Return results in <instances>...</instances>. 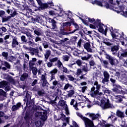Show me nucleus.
<instances>
[{
	"instance_id": "1",
	"label": "nucleus",
	"mask_w": 127,
	"mask_h": 127,
	"mask_svg": "<svg viewBox=\"0 0 127 127\" xmlns=\"http://www.w3.org/2000/svg\"><path fill=\"white\" fill-rule=\"evenodd\" d=\"M100 107L103 109H113L114 105L110 103L109 98H103L101 101Z\"/></svg>"
},
{
	"instance_id": "2",
	"label": "nucleus",
	"mask_w": 127,
	"mask_h": 127,
	"mask_svg": "<svg viewBox=\"0 0 127 127\" xmlns=\"http://www.w3.org/2000/svg\"><path fill=\"white\" fill-rule=\"evenodd\" d=\"M68 89H70V90L67 91L68 94L66 96L67 97L70 98L75 94V90H74V87H73V85L69 83H66L64 87V91H67Z\"/></svg>"
},
{
	"instance_id": "3",
	"label": "nucleus",
	"mask_w": 127,
	"mask_h": 127,
	"mask_svg": "<svg viewBox=\"0 0 127 127\" xmlns=\"http://www.w3.org/2000/svg\"><path fill=\"white\" fill-rule=\"evenodd\" d=\"M96 26L97 27V29L99 32L101 33H104V34H107V31H108V27L105 26L103 23H100L98 21L95 22Z\"/></svg>"
},
{
	"instance_id": "4",
	"label": "nucleus",
	"mask_w": 127,
	"mask_h": 127,
	"mask_svg": "<svg viewBox=\"0 0 127 127\" xmlns=\"http://www.w3.org/2000/svg\"><path fill=\"white\" fill-rule=\"evenodd\" d=\"M92 84L94 85V86L91 88L90 94H92L93 92L94 93V91H96V93H98L100 89H101V84H99L97 80L92 81Z\"/></svg>"
},
{
	"instance_id": "5",
	"label": "nucleus",
	"mask_w": 127,
	"mask_h": 127,
	"mask_svg": "<svg viewBox=\"0 0 127 127\" xmlns=\"http://www.w3.org/2000/svg\"><path fill=\"white\" fill-rule=\"evenodd\" d=\"M106 58L109 60V63L112 66H115V65L118 64V60L111 56L106 54Z\"/></svg>"
},
{
	"instance_id": "6",
	"label": "nucleus",
	"mask_w": 127,
	"mask_h": 127,
	"mask_svg": "<svg viewBox=\"0 0 127 127\" xmlns=\"http://www.w3.org/2000/svg\"><path fill=\"white\" fill-rule=\"evenodd\" d=\"M111 32V35L113 38H116V39H119V40H124L125 39V34H124V32H121V33H116L115 34L114 32Z\"/></svg>"
},
{
	"instance_id": "7",
	"label": "nucleus",
	"mask_w": 127,
	"mask_h": 127,
	"mask_svg": "<svg viewBox=\"0 0 127 127\" xmlns=\"http://www.w3.org/2000/svg\"><path fill=\"white\" fill-rule=\"evenodd\" d=\"M86 115L89 116V118L91 119V121H96L99 120L101 118V115L99 113L95 114L93 113H87Z\"/></svg>"
},
{
	"instance_id": "8",
	"label": "nucleus",
	"mask_w": 127,
	"mask_h": 127,
	"mask_svg": "<svg viewBox=\"0 0 127 127\" xmlns=\"http://www.w3.org/2000/svg\"><path fill=\"white\" fill-rule=\"evenodd\" d=\"M59 106H61V107H63L64 109L65 114L67 116L69 115V109L68 108V106H67V104H66L65 101L64 100H60L59 102Z\"/></svg>"
},
{
	"instance_id": "9",
	"label": "nucleus",
	"mask_w": 127,
	"mask_h": 127,
	"mask_svg": "<svg viewBox=\"0 0 127 127\" xmlns=\"http://www.w3.org/2000/svg\"><path fill=\"white\" fill-rule=\"evenodd\" d=\"M41 79L42 81V87H48L49 83L48 82V81H47V77H46V73H45L44 74H42L41 76Z\"/></svg>"
},
{
	"instance_id": "10",
	"label": "nucleus",
	"mask_w": 127,
	"mask_h": 127,
	"mask_svg": "<svg viewBox=\"0 0 127 127\" xmlns=\"http://www.w3.org/2000/svg\"><path fill=\"white\" fill-rule=\"evenodd\" d=\"M104 78H102V83L103 84H106V83L109 82V79H110V74L107 71H103Z\"/></svg>"
},
{
	"instance_id": "11",
	"label": "nucleus",
	"mask_w": 127,
	"mask_h": 127,
	"mask_svg": "<svg viewBox=\"0 0 127 127\" xmlns=\"http://www.w3.org/2000/svg\"><path fill=\"white\" fill-rule=\"evenodd\" d=\"M112 90L117 94H122L123 92V88L120 85H114Z\"/></svg>"
},
{
	"instance_id": "12",
	"label": "nucleus",
	"mask_w": 127,
	"mask_h": 127,
	"mask_svg": "<svg viewBox=\"0 0 127 127\" xmlns=\"http://www.w3.org/2000/svg\"><path fill=\"white\" fill-rule=\"evenodd\" d=\"M58 60V57H55L54 58L50 59L49 62L47 63V67L48 68H51L53 66V63L57 62Z\"/></svg>"
},
{
	"instance_id": "13",
	"label": "nucleus",
	"mask_w": 127,
	"mask_h": 127,
	"mask_svg": "<svg viewBox=\"0 0 127 127\" xmlns=\"http://www.w3.org/2000/svg\"><path fill=\"white\" fill-rule=\"evenodd\" d=\"M102 92L104 93V95H106V96H113L114 95L112 90L106 88L104 86H102Z\"/></svg>"
},
{
	"instance_id": "14",
	"label": "nucleus",
	"mask_w": 127,
	"mask_h": 127,
	"mask_svg": "<svg viewBox=\"0 0 127 127\" xmlns=\"http://www.w3.org/2000/svg\"><path fill=\"white\" fill-rule=\"evenodd\" d=\"M84 49L89 52V53H93V49L92 48V46H91V44L90 43H86L83 45Z\"/></svg>"
},
{
	"instance_id": "15",
	"label": "nucleus",
	"mask_w": 127,
	"mask_h": 127,
	"mask_svg": "<svg viewBox=\"0 0 127 127\" xmlns=\"http://www.w3.org/2000/svg\"><path fill=\"white\" fill-rule=\"evenodd\" d=\"M12 48H15L16 46L19 45L18 41H17V38L16 37L12 36Z\"/></svg>"
},
{
	"instance_id": "16",
	"label": "nucleus",
	"mask_w": 127,
	"mask_h": 127,
	"mask_svg": "<svg viewBox=\"0 0 127 127\" xmlns=\"http://www.w3.org/2000/svg\"><path fill=\"white\" fill-rule=\"evenodd\" d=\"M103 6H104L106 8H109L110 9H112L114 11H118V7H117L116 5H114V6L110 5L109 4V3L106 1H105V4H104Z\"/></svg>"
},
{
	"instance_id": "17",
	"label": "nucleus",
	"mask_w": 127,
	"mask_h": 127,
	"mask_svg": "<svg viewBox=\"0 0 127 127\" xmlns=\"http://www.w3.org/2000/svg\"><path fill=\"white\" fill-rule=\"evenodd\" d=\"M33 20L35 22H38V23H40L42 25H45V22L42 17H36V18L33 19Z\"/></svg>"
},
{
	"instance_id": "18",
	"label": "nucleus",
	"mask_w": 127,
	"mask_h": 127,
	"mask_svg": "<svg viewBox=\"0 0 127 127\" xmlns=\"http://www.w3.org/2000/svg\"><path fill=\"white\" fill-rule=\"evenodd\" d=\"M85 127H97V126L94 125V121L89 119L88 121L84 122Z\"/></svg>"
},
{
	"instance_id": "19",
	"label": "nucleus",
	"mask_w": 127,
	"mask_h": 127,
	"mask_svg": "<svg viewBox=\"0 0 127 127\" xmlns=\"http://www.w3.org/2000/svg\"><path fill=\"white\" fill-rule=\"evenodd\" d=\"M70 105L73 106L76 111H79V108H78V102H77V101L75 100V99H71Z\"/></svg>"
},
{
	"instance_id": "20",
	"label": "nucleus",
	"mask_w": 127,
	"mask_h": 127,
	"mask_svg": "<svg viewBox=\"0 0 127 127\" xmlns=\"http://www.w3.org/2000/svg\"><path fill=\"white\" fill-rule=\"evenodd\" d=\"M116 3H117L118 5L119 6L120 9V11L118 10V11H117V12H121V11H123V10H124L125 8V5L123 4V2H120L118 0H116Z\"/></svg>"
},
{
	"instance_id": "21",
	"label": "nucleus",
	"mask_w": 127,
	"mask_h": 127,
	"mask_svg": "<svg viewBox=\"0 0 127 127\" xmlns=\"http://www.w3.org/2000/svg\"><path fill=\"white\" fill-rule=\"evenodd\" d=\"M29 50L30 51L31 55H38V53H39L38 49L30 48Z\"/></svg>"
},
{
	"instance_id": "22",
	"label": "nucleus",
	"mask_w": 127,
	"mask_h": 127,
	"mask_svg": "<svg viewBox=\"0 0 127 127\" xmlns=\"http://www.w3.org/2000/svg\"><path fill=\"white\" fill-rule=\"evenodd\" d=\"M7 12L8 13V14H10V16H11V18L14 17V16H15L16 15V10L14 9H12V10L8 9L7 10Z\"/></svg>"
},
{
	"instance_id": "23",
	"label": "nucleus",
	"mask_w": 127,
	"mask_h": 127,
	"mask_svg": "<svg viewBox=\"0 0 127 127\" xmlns=\"http://www.w3.org/2000/svg\"><path fill=\"white\" fill-rule=\"evenodd\" d=\"M118 51H119L118 46H114L111 47V52H112L113 55H117Z\"/></svg>"
},
{
	"instance_id": "24",
	"label": "nucleus",
	"mask_w": 127,
	"mask_h": 127,
	"mask_svg": "<svg viewBox=\"0 0 127 127\" xmlns=\"http://www.w3.org/2000/svg\"><path fill=\"white\" fill-rule=\"evenodd\" d=\"M34 30V33L36 35H37V36H40L41 34H42V31L41 30V29L39 28H33Z\"/></svg>"
},
{
	"instance_id": "25",
	"label": "nucleus",
	"mask_w": 127,
	"mask_h": 127,
	"mask_svg": "<svg viewBox=\"0 0 127 127\" xmlns=\"http://www.w3.org/2000/svg\"><path fill=\"white\" fill-rule=\"evenodd\" d=\"M91 3H92L93 4H97L99 6H104V5L105 4V1H101L97 0H93Z\"/></svg>"
},
{
	"instance_id": "26",
	"label": "nucleus",
	"mask_w": 127,
	"mask_h": 127,
	"mask_svg": "<svg viewBox=\"0 0 127 127\" xmlns=\"http://www.w3.org/2000/svg\"><path fill=\"white\" fill-rule=\"evenodd\" d=\"M71 32H65L64 30V29H60V31L59 32V37H61V35H70L71 34Z\"/></svg>"
},
{
	"instance_id": "27",
	"label": "nucleus",
	"mask_w": 127,
	"mask_h": 127,
	"mask_svg": "<svg viewBox=\"0 0 127 127\" xmlns=\"http://www.w3.org/2000/svg\"><path fill=\"white\" fill-rule=\"evenodd\" d=\"M76 115L78 117L80 118L81 120H82V121L84 122V123L86 122L87 121H88L89 120H90V119L83 116V115L80 113L77 112Z\"/></svg>"
},
{
	"instance_id": "28",
	"label": "nucleus",
	"mask_w": 127,
	"mask_h": 127,
	"mask_svg": "<svg viewBox=\"0 0 127 127\" xmlns=\"http://www.w3.org/2000/svg\"><path fill=\"white\" fill-rule=\"evenodd\" d=\"M21 107V103H18L16 105H14L11 108V110L12 112H14L15 111H17L18 109L20 108V107Z\"/></svg>"
},
{
	"instance_id": "29",
	"label": "nucleus",
	"mask_w": 127,
	"mask_h": 127,
	"mask_svg": "<svg viewBox=\"0 0 127 127\" xmlns=\"http://www.w3.org/2000/svg\"><path fill=\"white\" fill-rule=\"evenodd\" d=\"M83 72H85V73H88L89 71H91V68H89V65L88 64H86L85 65L82 66V68L81 69Z\"/></svg>"
},
{
	"instance_id": "30",
	"label": "nucleus",
	"mask_w": 127,
	"mask_h": 127,
	"mask_svg": "<svg viewBox=\"0 0 127 127\" xmlns=\"http://www.w3.org/2000/svg\"><path fill=\"white\" fill-rule=\"evenodd\" d=\"M7 87H8V82L7 81H3L0 82V88H5V89H6Z\"/></svg>"
},
{
	"instance_id": "31",
	"label": "nucleus",
	"mask_w": 127,
	"mask_h": 127,
	"mask_svg": "<svg viewBox=\"0 0 127 127\" xmlns=\"http://www.w3.org/2000/svg\"><path fill=\"white\" fill-rule=\"evenodd\" d=\"M116 115L117 117L121 118V119H124V118H125V113L120 110L117 111Z\"/></svg>"
},
{
	"instance_id": "32",
	"label": "nucleus",
	"mask_w": 127,
	"mask_h": 127,
	"mask_svg": "<svg viewBox=\"0 0 127 127\" xmlns=\"http://www.w3.org/2000/svg\"><path fill=\"white\" fill-rule=\"evenodd\" d=\"M51 55V51L50 50H47L46 51V53L44 55L45 58V61H47L48 59L49 58V56Z\"/></svg>"
},
{
	"instance_id": "33",
	"label": "nucleus",
	"mask_w": 127,
	"mask_h": 127,
	"mask_svg": "<svg viewBox=\"0 0 127 127\" xmlns=\"http://www.w3.org/2000/svg\"><path fill=\"white\" fill-rule=\"evenodd\" d=\"M31 70L32 74H33V78H37V76H36V75H37V68L33 66L31 68Z\"/></svg>"
},
{
	"instance_id": "34",
	"label": "nucleus",
	"mask_w": 127,
	"mask_h": 127,
	"mask_svg": "<svg viewBox=\"0 0 127 127\" xmlns=\"http://www.w3.org/2000/svg\"><path fill=\"white\" fill-rule=\"evenodd\" d=\"M10 18H11V16H4L2 17V23H3L4 22H7V21H9L10 20Z\"/></svg>"
},
{
	"instance_id": "35",
	"label": "nucleus",
	"mask_w": 127,
	"mask_h": 127,
	"mask_svg": "<svg viewBox=\"0 0 127 127\" xmlns=\"http://www.w3.org/2000/svg\"><path fill=\"white\" fill-rule=\"evenodd\" d=\"M49 5H53V2L52 1H50L49 2H47L46 3H44L42 4V7L43 8H47Z\"/></svg>"
},
{
	"instance_id": "36",
	"label": "nucleus",
	"mask_w": 127,
	"mask_h": 127,
	"mask_svg": "<svg viewBox=\"0 0 127 127\" xmlns=\"http://www.w3.org/2000/svg\"><path fill=\"white\" fill-rule=\"evenodd\" d=\"M55 65L56 66H57V67L59 68V69H61L64 66L63 64L62 63V62H61L60 60L58 59V60L57 61V63L55 64Z\"/></svg>"
},
{
	"instance_id": "37",
	"label": "nucleus",
	"mask_w": 127,
	"mask_h": 127,
	"mask_svg": "<svg viewBox=\"0 0 127 127\" xmlns=\"http://www.w3.org/2000/svg\"><path fill=\"white\" fill-rule=\"evenodd\" d=\"M45 34H46V36H49V37H52L54 35L53 32L51 31L50 29H48L47 31L45 32Z\"/></svg>"
},
{
	"instance_id": "38",
	"label": "nucleus",
	"mask_w": 127,
	"mask_h": 127,
	"mask_svg": "<svg viewBox=\"0 0 127 127\" xmlns=\"http://www.w3.org/2000/svg\"><path fill=\"white\" fill-rule=\"evenodd\" d=\"M73 25H74L75 29H74L73 31L70 32V33L71 34H73V33L76 32V31H77V30H79V25H78V24L73 22Z\"/></svg>"
},
{
	"instance_id": "39",
	"label": "nucleus",
	"mask_w": 127,
	"mask_h": 127,
	"mask_svg": "<svg viewBox=\"0 0 127 127\" xmlns=\"http://www.w3.org/2000/svg\"><path fill=\"white\" fill-rule=\"evenodd\" d=\"M31 100V95L29 94L28 93V91H27L26 93V99H24V101L25 102V101H27V104L28 103V101H30Z\"/></svg>"
},
{
	"instance_id": "40",
	"label": "nucleus",
	"mask_w": 127,
	"mask_h": 127,
	"mask_svg": "<svg viewBox=\"0 0 127 127\" xmlns=\"http://www.w3.org/2000/svg\"><path fill=\"white\" fill-rule=\"evenodd\" d=\"M58 85V81L56 80H54L53 82V86H50V89L52 90H56V86Z\"/></svg>"
},
{
	"instance_id": "41",
	"label": "nucleus",
	"mask_w": 127,
	"mask_h": 127,
	"mask_svg": "<svg viewBox=\"0 0 127 127\" xmlns=\"http://www.w3.org/2000/svg\"><path fill=\"white\" fill-rule=\"evenodd\" d=\"M16 60V58L15 57L12 56H9L8 58H7V61L9 62H13V61H15Z\"/></svg>"
},
{
	"instance_id": "42",
	"label": "nucleus",
	"mask_w": 127,
	"mask_h": 127,
	"mask_svg": "<svg viewBox=\"0 0 127 127\" xmlns=\"http://www.w3.org/2000/svg\"><path fill=\"white\" fill-rule=\"evenodd\" d=\"M28 77V73H24L20 77L21 81H25Z\"/></svg>"
},
{
	"instance_id": "43",
	"label": "nucleus",
	"mask_w": 127,
	"mask_h": 127,
	"mask_svg": "<svg viewBox=\"0 0 127 127\" xmlns=\"http://www.w3.org/2000/svg\"><path fill=\"white\" fill-rule=\"evenodd\" d=\"M99 91L100 90H98V92H96V91H94L93 93V92L92 93H90L91 97H95L96 95H99V96H102L103 95H104V93H103V92H100Z\"/></svg>"
},
{
	"instance_id": "44",
	"label": "nucleus",
	"mask_w": 127,
	"mask_h": 127,
	"mask_svg": "<svg viewBox=\"0 0 127 127\" xmlns=\"http://www.w3.org/2000/svg\"><path fill=\"white\" fill-rule=\"evenodd\" d=\"M6 28L5 27H2L0 28V35L2 36L4 32H6Z\"/></svg>"
},
{
	"instance_id": "45",
	"label": "nucleus",
	"mask_w": 127,
	"mask_h": 127,
	"mask_svg": "<svg viewBox=\"0 0 127 127\" xmlns=\"http://www.w3.org/2000/svg\"><path fill=\"white\" fill-rule=\"evenodd\" d=\"M108 119H110L112 122V123H115L116 121H117L118 118L115 116V114L114 115H111Z\"/></svg>"
},
{
	"instance_id": "46",
	"label": "nucleus",
	"mask_w": 127,
	"mask_h": 127,
	"mask_svg": "<svg viewBox=\"0 0 127 127\" xmlns=\"http://www.w3.org/2000/svg\"><path fill=\"white\" fill-rule=\"evenodd\" d=\"M82 69L81 68H77L75 72V75H76V76H80V75H82Z\"/></svg>"
},
{
	"instance_id": "47",
	"label": "nucleus",
	"mask_w": 127,
	"mask_h": 127,
	"mask_svg": "<svg viewBox=\"0 0 127 127\" xmlns=\"http://www.w3.org/2000/svg\"><path fill=\"white\" fill-rule=\"evenodd\" d=\"M4 115H5V114H4V112L2 111H0V124H3V123H4V121H2L1 120V118H0L4 117Z\"/></svg>"
},
{
	"instance_id": "48",
	"label": "nucleus",
	"mask_w": 127,
	"mask_h": 127,
	"mask_svg": "<svg viewBox=\"0 0 127 127\" xmlns=\"http://www.w3.org/2000/svg\"><path fill=\"white\" fill-rule=\"evenodd\" d=\"M58 72V69H57V68H55L50 72V74L51 75H54V76H55V74H57Z\"/></svg>"
},
{
	"instance_id": "49",
	"label": "nucleus",
	"mask_w": 127,
	"mask_h": 127,
	"mask_svg": "<svg viewBox=\"0 0 127 127\" xmlns=\"http://www.w3.org/2000/svg\"><path fill=\"white\" fill-rule=\"evenodd\" d=\"M84 43V40H83L82 39H80L79 41L77 42V47L78 48H80L82 46V44Z\"/></svg>"
},
{
	"instance_id": "50",
	"label": "nucleus",
	"mask_w": 127,
	"mask_h": 127,
	"mask_svg": "<svg viewBox=\"0 0 127 127\" xmlns=\"http://www.w3.org/2000/svg\"><path fill=\"white\" fill-rule=\"evenodd\" d=\"M123 98H124V97L121 95L116 96V99L118 100L119 103H121V102H123Z\"/></svg>"
},
{
	"instance_id": "51",
	"label": "nucleus",
	"mask_w": 127,
	"mask_h": 127,
	"mask_svg": "<svg viewBox=\"0 0 127 127\" xmlns=\"http://www.w3.org/2000/svg\"><path fill=\"white\" fill-rule=\"evenodd\" d=\"M62 71L64 72L65 73V74H69V70H68L66 67H65L64 66H63L62 68Z\"/></svg>"
},
{
	"instance_id": "52",
	"label": "nucleus",
	"mask_w": 127,
	"mask_h": 127,
	"mask_svg": "<svg viewBox=\"0 0 127 127\" xmlns=\"http://www.w3.org/2000/svg\"><path fill=\"white\" fill-rule=\"evenodd\" d=\"M69 59H70V57L68 55H64L63 56V60L64 61L68 62V61H69Z\"/></svg>"
},
{
	"instance_id": "53",
	"label": "nucleus",
	"mask_w": 127,
	"mask_h": 127,
	"mask_svg": "<svg viewBox=\"0 0 127 127\" xmlns=\"http://www.w3.org/2000/svg\"><path fill=\"white\" fill-rule=\"evenodd\" d=\"M61 120H62L63 122H68V118H66V116L63 114H61Z\"/></svg>"
},
{
	"instance_id": "54",
	"label": "nucleus",
	"mask_w": 127,
	"mask_h": 127,
	"mask_svg": "<svg viewBox=\"0 0 127 127\" xmlns=\"http://www.w3.org/2000/svg\"><path fill=\"white\" fill-rule=\"evenodd\" d=\"M37 94H38V96H39L40 97L41 96H43V95H45V92L44 91V90H39L37 92Z\"/></svg>"
},
{
	"instance_id": "55",
	"label": "nucleus",
	"mask_w": 127,
	"mask_h": 127,
	"mask_svg": "<svg viewBox=\"0 0 127 127\" xmlns=\"http://www.w3.org/2000/svg\"><path fill=\"white\" fill-rule=\"evenodd\" d=\"M63 27H68L71 26V23L69 22H66L63 23Z\"/></svg>"
},
{
	"instance_id": "56",
	"label": "nucleus",
	"mask_w": 127,
	"mask_h": 127,
	"mask_svg": "<svg viewBox=\"0 0 127 127\" xmlns=\"http://www.w3.org/2000/svg\"><path fill=\"white\" fill-rule=\"evenodd\" d=\"M2 56L4 57L5 59L7 60V58H8V53L3 52L2 53Z\"/></svg>"
},
{
	"instance_id": "57",
	"label": "nucleus",
	"mask_w": 127,
	"mask_h": 127,
	"mask_svg": "<svg viewBox=\"0 0 127 127\" xmlns=\"http://www.w3.org/2000/svg\"><path fill=\"white\" fill-rule=\"evenodd\" d=\"M24 34H26L27 37H30V38H33L34 37V36L31 34V33H30V32H26L24 33Z\"/></svg>"
},
{
	"instance_id": "58",
	"label": "nucleus",
	"mask_w": 127,
	"mask_h": 127,
	"mask_svg": "<svg viewBox=\"0 0 127 127\" xmlns=\"http://www.w3.org/2000/svg\"><path fill=\"white\" fill-rule=\"evenodd\" d=\"M66 76L69 81H71V82L75 81V78L74 77H73V76H72V75H67Z\"/></svg>"
},
{
	"instance_id": "59",
	"label": "nucleus",
	"mask_w": 127,
	"mask_h": 127,
	"mask_svg": "<svg viewBox=\"0 0 127 127\" xmlns=\"http://www.w3.org/2000/svg\"><path fill=\"white\" fill-rule=\"evenodd\" d=\"M21 40L22 41V42H24L25 43H26L27 42V39H26V37L24 35H22L21 36Z\"/></svg>"
},
{
	"instance_id": "60",
	"label": "nucleus",
	"mask_w": 127,
	"mask_h": 127,
	"mask_svg": "<svg viewBox=\"0 0 127 127\" xmlns=\"http://www.w3.org/2000/svg\"><path fill=\"white\" fill-rule=\"evenodd\" d=\"M46 19L48 22H49L50 23H53L54 22H55V20L54 19H52L49 17H46Z\"/></svg>"
},
{
	"instance_id": "61",
	"label": "nucleus",
	"mask_w": 127,
	"mask_h": 127,
	"mask_svg": "<svg viewBox=\"0 0 127 127\" xmlns=\"http://www.w3.org/2000/svg\"><path fill=\"white\" fill-rule=\"evenodd\" d=\"M110 41V40L106 39L104 40V43H105V44H106V45H107L108 46H112V43H111Z\"/></svg>"
},
{
	"instance_id": "62",
	"label": "nucleus",
	"mask_w": 127,
	"mask_h": 127,
	"mask_svg": "<svg viewBox=\"0 0 127 127\" xmlns=\"http://www.w3.org/2000/svg\"><path fill=\"white\" fill-rule=\"evenodd\" d=\"M52 28L51 29L54 30V29H56L57 28V26L56 25V21L52 23Z\"/></svg>"
},
{
	"instance_id": "63",
	"label": "nucleus",
	"mask_w": 127,
	"mask_h": 127,
	"mask_svg": "<svg viewBox=\"0 0 127 127\" xmlns=\"http://www.w3.org/2000/svg\"><path fill=\"white\" fill-rule=\"evenodd\" d=\"M89 64L90 67H91L92 66H95V65H96V63H95V61H94V60H91L89 61Z\"/></svg>"
},
{
	"instance_id": "64",
	"label": "nucleus",
	"mask_w": 127,
	"mask_h": 127,
	"mask_svg": "<svg viewBox=\"0 0 127 127\" xmlns=\"http://www.w3.org/2000/svg\"><path fill=\"white\" fill-rule=\"evenodd\" d=\"M77 38L76 36L73 37L72 38H71V39H70V41L72 43H75L76 42V41H77Z\"/></svg>"
}]
</instances>
